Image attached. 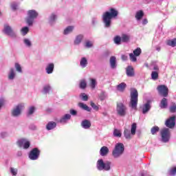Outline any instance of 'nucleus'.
I'll return each instance as SVG.
<instances>
[{"instance_id": "1", "label": "nucleus", "mask_w": 176, "mask_h": 176, "mask_svg": "<svg viewBox=\"0 0 176 176\" xmlns=\"http://www.w3.org/2000/svg\"><path fill=\"white\" fill-rule=\"evenodd\" d=\"M118 14H119V12L115 8H110V12H106L103 14V22L107 28L111 27V20L115 19V17H118Z\"/></svg>"}, {"instance_id": "2", "label": "nucleus", "mask_w": 176, "mask_h": 176, "mask_svg": "<svg viewBox=\"0 0 176 176\" xmlns=\"http://www.w3.org/2000/svg\"><path fill=\"white\" fill-rule=\"evenodd\" d=\"M138 104V91L135 89L132 88L131 89V102L129 104V107H131L132 109H135V111H137Z\"/></svg>"}, {"instance_id": "3", "label": "nucleus", "mask_w": 176, "mask_h": 176, "mask_svg": "<svg viewBox=\"0 0 176 176\" xmlns=\"http://www.w3.org/2000/svg\"><path fill=\"white\" fill-rule=\"evenodd\" d=\"M97 168L100 171H102V170H104L105 171H109V170H111V162L108 161L104 162V160H99L97 162Z\"/></svg>"}, {"instance_id": "4", "label": "nucleus", "mask_w": 176, "mask_h": 176, "mask_svg": "<svg viewBox=\"0 0 176 176\" xmlns=\"http://www.w3.org/2000/svg\"><path fill=\"white\" fill-rule=\"evenodd\" d=\"M162 142H168L171 138V132L168 128H164L160 131Z\"/></svg>"}, {"instance_id": "5", "label": "nucleus", "mask_w": 176, "mask_h": 176, "mask_svg": "<svg viewBox=\"0 0 176 176\" xmlns=\"http://www.w3.org/2000/svg\"><path fill=\"white\" fill-rule=\"evenodd\" d=\"M124 152V145L122 143H118L116 145L115 149L113 151V156L114 157H119Z\"/></svg>"}, {"instance_id": "6", "label": "nucleus", "mask_w": 176, "mask_h": 176, "mask_svg": "<svg viewBox=\"0 0 176 176\" xmlns=\"http://www.w3.org/2000/svg\"><path fill=\"white\" fill-rule=\"evenodd\" d=\"M28 17L27 19V23L28 25H32L34 23V19H36L38 17V12L35 10H29L28 12Z\"/></svg>"}, {"instance_id": "7", "label": "nucleus", "mask_w": 176, "mask_h": 176, "mask_svg": "<svg viewBox=\"0 0 176 176\" xmlns=\"http://www.w3.org/2000/svg\"><path fill=\"white\" fill-rule=\"evenodd\" d=\"M41 155V150L38 148H34L29 153V159L30 160H38Z\"/></svg>"}, {"instance_id": "8", "label": "nucleus", "mask_w": 176, "mask_h": 176, "mask_svg": "<svg viewBox=\"0 0 176 176\" xmlns=\"http://www.w3.org/2000/svg\"><path fill=\"white\" fill-rule=\"evenodd\" d=\"M157 90L158 91V94L162 97H167V96H168V88L166 85H158Z\"/></svg>"}, {"instance_id": "9", "label": "nucleus", "mask_w": 176, "mask_h": 176, "mask_svg": "<svg viewBox=\"0 0 176 176\" xmlns=\"http://www.w3.org/2000/svg\"><path fill=\"white\" fill-rule=\"evenodd\" d=\"M117 113L120 116H125L126 113H127V107H126L122 102L118 103Z\"/></svg>"}, {"instance_id": "10", "label": "nucleus", "mask_w": 176, "mask_h": 176, "mask_svg": "<svg viewBox=\"0 0 176 176\" xmlns=\"http://www.w3.org/2000/svg\"><path fill=\"white\" fill-rule=\"evenodd\" d=\"M141 53H142V50H141V48L138 47L137 49L134 50L133 54H129V58L131 61H133V63H135V61H137V57H138V56H140Z\"/></svg>"}, {"instance_id": "11", "label": "nucleus", "mask_w": 176, "mask_h": 176, "mask_svg": "<svg viewBox=\"0 0 176 176\" xmlns=\"http://www.w3.org/2000/svg\"><path fill=\"white\" fill-rule=\"evenodd\" d=\"M17 144L19 148L23 147V149H28L30 148V146L31 145V143L30 142V141L25 139H21L18 140Z\"/></svg>"}, {"instance_id": "12", "label": "nucleus", "mask_w": 176, "mask_h": 176, "mask_svg": "<svg viewBox=\"0 0 176 176\" xmlns=\"http://www.w3.org/2000/svg\"><path fill=\"white\" fill-rule=\"evenodd\" d=\"M165 125L166 127H168V129H174V127H175V116L168 118L165 122Z\"/></svg>"}, {"instance_id": "13", "label": "nucleus", "mask_w": 176, "mask_h": 176, "mask_svg": "<svg viewBox=\"0 0 176 176\" xmlns=\"http://www.w3.org/2000/svg\"><path fill=\"white\" fill-rule=\"evenodd\" d=\"M3 32H5V34L8 35L9 36H11V38H16V33L13 31L12 28L8 25H4Z\"/></svg>"}, {"instance_id": "14", "label": "nucleus", "mask_w": 176, "mask_h": 176, "mask_svg": "<svg viewBox=\"0 0 176 176\" xmlns=\"http://www.w3.org/2000/svg\"><path fill=\"white\" fill-rule=\"evenodd\" d=\"M24 109V104H19L12 111V116H19L21 113V110Z\"/></svg>"}, {"instance_id": "15", "label": "nucleus", "mask_w": 176, "mask_h": 176, "mask_svg": "<svg viewBox=\"0 0 176 176\" xmlns=\"http://www.w3.org/2000/svg\"><path fill=\"white\" fill-rule=\"evenodd\" d=\"M126 73L127 76H129L130 78H133L135 75V73L134 72V68L132 66H128L126 69Z\"/></svg>"}, {"instance_id": "16", "label": "nucleus", "mask_w": 176, "mask_h": 176, "mask_svg": "<svg viewBox=\"0 0 176 176\" xmlns=\"http://www.w3.org/2000/svg\"><path fill=\"white\" fill-rule=\"evenodd\" d=\"M81 126L83 129H87L89 127H91V122H90V120H84L81 122Z\"/></svg>"}, {"instance_id": "17", "label": "nucleus", "mask_w": 176, "mask_h": 176, "mask_svg": "<svg viewBox=\"0 0 176 176\" xmlns=\"http://www.w3.org/2000/svg\"><path fill=\"white\" fill-rule=\"evenodd\" d=\"M168 105V102L167 101V98H162L160 104V108H162V109H166Z\"/></svg>"}, {"instance_id": "18", "label": "nucleus", "mask_w": 176, "mask_h": 176, "mask_svg": "<svg viewBox=\"0 0 176 176\" xmlns=\"http://www.w3.org/2000/svg\"><path fill=\"white\" fill-rule=\"evenodd\" d=\"M45 69H46L47 74H52L53 72V70L54 69V64L53 63L48 64Z\"/></svg>"}, {"instance_id": "19", "label": "nucleus", "mask_w": 176, "mask_h": 176, "mask_svg": "<svg viewBox=\"0 0 176 176\" xmlns=\"http://www.w3.org/2000/svg\"><path fill=\"white\" fill-rule=\"evenodd\" d=\"M126 87H127V85L124 82H121L120 85L117 86V90L118 91H124Z\"/></svg>"}, {"instance_id": "20", "label": "nucleus", "mask_w": 176, "mask_h": 176, "mask_svg": "<svg viewBox=\"0 0 176 176\" xmlns=\"http://www.w3.org/2000/svg\"><path fill=\"white\" fill-rule=\"evenodd\" d=\"M135 17L138 21L141 20V19L144 17V11H142V10L138 11L135 14Z\"/></svg>"}, {"instance_id": "21", "label": "nucleus", "mask_w": 176, "mask_h": 176, "mask_svg": "<svg viewBox=\"0 0 176 176\" xmlns=\"http://www.w3.org/2000/svg\"><path fill=\"white\" fill-rule=\"evenodd\" d=\"M100 155L101 156H106V155H108V152H109V149L107 146H102L100 148Z\"/></svg>"}, {"instance_id": "22", "label": "nucleus", "mask_w": 176, "mask_h": 176, "mask_svg": "<svg viewBox=\"0 0 176 176\" xmlns=\"http://www.w3.org/2000/svg\"><path fill=\"white\" fill-rule=\"evenodd\" d=\"M57 126V124L55 122H50L46 126L47 130H53Z\"/></svg>"}, {"instance_id": "23", "label": "nucleus", "mask_w": 176, "mask_h": 176, "mask_svg": "<svg viewBox=\"0 0 176 176\" xmlns=\"http://www.w3.org/2000/svg\"><path fill=\"white\" fill-rule=\"evenodd\" d=\"M78 107H80V108H82V109H84L85 111H87V112H90V111H91V109H90V107H89L88 105L85 104V103H78Z\"/></svg>"}, {"instance_id": "24", "label": "nucleus", "mask_w": 176, "mask_h": 176, "mask_svg": "<svg viewBox=\"0 0 176 176\" xmlns=\"http://www.w3.org/2000/svg\"><path fill=\"white\" fill-rule=\"evenodd\" d=\"M166 45H168V46H171V47H176V38L171 39V40H168L166 41Z\"/></svg>"}, {"instance_id": "25", "label": "nucleus", "mask_w": 176, "mask_h": 176, "mask_svg": "<svg viewBox=\"0 0 176 176\" xmlns=\"http://www.w3.org/2000/svg\"><path fill=\"white\" fill-rule=\"evenodd\" d=\"M110 65L111 68H116V58L115 56H111L110 58Z\"/></svg>"}, {"instance_id": "26", "label": "nucleus", "mask_w": 176, "mask_h": 176, "mask_svg": "<svg viewBox=\"0 0 176 176\" xmlns=\"http://www.w3.org/2000/svg\"><path fill=\"white\" fill-rule=\"evenodd\" d=\"M82 39H83V35L79 34L76 37L74 41V45H79L80 42H82Z\"/></svg>"}, {"instance_id": "27", "label": "nucleus", "mask_w": 176, "mask_h": 176, "mask_svg": "<svg viewBox=\"0 0 176 176\" xmlns=\"http://www.w3.org/2000/svg\"><path fill=\"white\" fill-rule=\"evenodd\" d=\"M136 130H137V123L133 122L131 127V134H132V135H135Z\"/></svg>"}, {"instance_id": "28", "label": "nucleus", "mask_w": 176, "mask_h": 176, "mask_svg": "<svg viewBox=\"0 0 176 176\" xmlns=\"http://www.w3.org/2000/svg\"><path fill=\"white\" fill-rule=\"evenodd\" d=\"M124 135L126 140H130V138H131V133H130V130L125 129L124 131Z\"/></svg>"}, {"instance_id": "29", "label": "nucleus", "mask_w": 176, "mask_h": 176, "mask_svg": "<svg viewBox=\"0 0 176 176\" xmlns=\"http://www.w3.org/2000/svg\"><path fill=\"white\" fill-rule=\"evenodd\" d=\"M169 111L171 113H175L176 112V104L175 102H172L169 107Z\"/></svg>"}, {"instance_id": "30", "label": "nucleus", "mask_w": 176, "mask_h": 176, "mask_svg": "<svg viewBox=\"0 0 176 176\" xmlns=\"http://www.w3.org/2000/svg\"><path fill=\"white\" fill-rule=\"evenodd\" d=\"M122 42L127 43L130 41V36L127 34H122L121 37Z\"/></svg>"}, {"instance_id": "31", "label": "nucleus", "mask_w": 176, "mask_h": 176, "mask_svg": "<svg viewBox=\"0 0 176 176\" xmlns=\"http://www.w3.org/2000/svg\"><path fill=\"white\" fill-rule=\"evenodd\" d=\"M68 119H71V115L66 114L60 119V123H65Z\"/></svg>"}, {"instance_id": "32", "label": "nucleus", "mask_w": 176, "mask_h": 176, "mask_svg": "<svg viewBox=\"0 0 176 176\" xmlns=\"http://www.w3.org/2000/svg\"><path fill=\"white\" fill-rule=\"evenodd\" d=\"M159 130H160L159 126H153L151 129V134H153V135H155V134H156L157 133H159Z\"/></svg>"}, {"instance_id": "33", "label": "nucleus", "mask_w": 176, "mask_h": 176, "mask_svg": "<svg viewBox=\"0 0 176 176\" xmlns=\"http://www.w3.org/2000/svg\"><path fill=\"white\" fill-rule=\"evenodd\" d=\"M52 87H50V85H45L43 87V91L45 94H47V93H49V91H50Z\"/></svg>"}, {"instance_id": "34", "label": "nucleus", "mask_w": 176, "mask_h": 176, "mask_svg": "<svg viewBox=\"0 0 176 176\" xmlns=\"http://www.w3.org/2000/svg\"><path fill=\"white\" fill-rule=\"evenodd\" d=\"M74 30L73 26H68L65 30H64V34L67 35V34H69V32H72V30Z\"/></svg>"}, {"instance_id": "35", "label": "nucleus", "mask_w": 176, "mask_h": 176, "mask_svg": "<svg viewBox=\"0 0 176 176\" xmlns=\"http://www.w3.org/2000/svg\"><path fill=\"white\" fill-rule=\"evenodd\" d=\"M80 64L82 68H85L87 65V59L86 58H82Z\"/></svg>"}, {"instance_id": "36", "label": "nucleus", "mask_w": 176, "mask_h": 176, "mask_svg": "<svg viewBox=\"0 0 176 176\" xmlns=\"http://www.w3.org/2000/svg\"><path fill=\"white\" fill-rule=\"evenodd\" d=\"M15 74H14V69H11L10 71V73L8 74V78L10 80L14 79V76H15Z\"/></svg>"}, {"instance_id": "37", "label": "nucleus", "mask_w": 176, "mask_h": 176, "mask_svg": "<svg viewBox=\"0 0 176 176\" xmlns=\"http://www.w3.org/2000/svg\"><path fill=\"white\" fill-rule=\"evenodd\" d=\"M114 137H122V132L120 130L115 129L113 131Z\"/></svg>"}, {"instance_id": "38", "label": "nucleus", "mask_w": 176, "mask_h": 176, "mask_svg": "<svg viewBox=\"0 0 176 176\" xmlns=\"http://www.w3.org/2000/svg\"><path fill=\"white\" fill-rule=\"evenodd\" d=\"M90 87H91V89H96V85H97V81L94 78H90Z\"/></svg>"}, {"instance_id": "39", "label": "nucleus", "mask_w": 176, "mask_h": 176, "mask_svg": "<svg viewBox=\"0 0 176 176\" xmlns=\"http://www.w3.org/2000/svg\"><path fill=\"white\" fill-rule=\"evenodd\" d=\"M151 78L153 80H156V79L159 78V73H157V72H152Z\"/></svg>"}, {"instance_id": "40", "label": "nucleus", "mask_w": 176, "mask_h": 176, "mask_svg": "<svg viewBox=\"0 0 176 176\" xmlns=\"http://www.w3.org/2000/svg\"><path fill=\"white\" fill-rule=\"evenodd\" d=\"M114 42L116 45H120L122 42V37L117 36L114 38Z\"/></svg>"}, {"instance_id": "41", "label": "nucleus", "mask_w": 176, "mask_h": 176, "mask_svg": "<svg viewBox=\"0 0 176 176\" xmlns=\"http://www.w3.org/2000/svg\"><path fill=\"white\" fill-rule=\"evenodd\" d=\"M149 109H151V105H149V103H146L143 108V113H146Z\"/></svg>"}, {"instance_id": "42", "label": "nucleus", "mask_w": 176, "mask_h": 176, "mask_svg": "<svg viewBox=\"0 0 176 176\" xmlns=\"http://www.w3.org/2000/svg\"><path fill=\"white\" fill-rule=\"evenodd\" d=\"M86 86H87V83H86V80H82L80 82V89H86Z\"/></svg>"}, {"instance_id": "43", "label": "nucleus", "mask_w": 176, "mask_h": 176, "mask_svg": "<svg viewBox=\"0 0 176 176\" xmlns=\"http://www.w3.org/2000/svg\"><path fill=\"white\" fill-rule=\"evenodd\" d=\"M176 174V167L171 168L169 170V175L174 176Z\"/></svg>"}, {"instance_id": "44", "label": "nucleus", "mask_w": 176, "mask_h": 176, "mask_svg": "<svg viewBox=\"0 0 176 176\" xmlns=\"http://www.w3.org/2000/svg\"><path fill=\"white\" fill-rule=\"evenodd\" d=\"M35 112V107H30L28 112V116H30V115H32Z\"/></svg>"}, {"instance_id": "45", "label": "nucleus", "mask_w": 176, "mask_h": 176, "mask_svg": "<svg viewBox=\"0 0 176 176\" xmlns=\"http://www.w3.org/2000/svg\"><path fill=\"white\" fill-rule=\"evenodd\" d=\"M28 31H29V29L27 27H25L21 29V32L23 35H27V34H28Z\"/></svg>"}, {"instance_id": "46", "label": "nucleus", "mask_w": 176, "mask_h": 176, "mask_svg": "<svg viewBox=\"0 0 176 176\" xmlns=\"http://www.w3.org/2000/svg\"><path fill=\"white\" fill-rule=\"evenodd\" d=\"M86 47H93V42L90 41H87L85 42Z\"/></svg>"}, {"instance_id": "47", "label": "nucleus", "mask_w": 176, "mask_h": 176, "mask_svg": "<svg viewBox=\"0 0 176 176\" xmlns=\"http://www.w3.org/2000/svg\"><path fill=\"white\" fill-rule=\"evenodd\" d=\"M23 42L26 46H28L29 47L31 46V41L28 38H25Z\"/></svg>"}, {"instance_id": "48", "label": "nucleus", "mask_w": 176, "mask_h": 176, "mask_svg": "<svg viewBox=\"0 0 176 176\" xmlns=\"http://www.w3.org/2000/svg\"><path fill=\"white\" fill-rule=\"evenodd\" d=\"M81 97L83 101H87V100H89V97L85 93L81 94Z\"/></svg>"}, {"instance_id": "49", "label": "nucleus", "mask_w": 176, "mask_h": 176, "mask_svg": "<svg viewBox=\"0 0 176 176\" xmlns=\"http://www.w3.org/2000/svg\"><path fill=\"white\" fill-rule=\"evenodd\" d=\"M15 68L18 72H21V66L19 63H15Z\"/></svg>"}, {"instance_id": "50", "label": "nucleus", "mask_w": 176, "mask_h": 176, "mask_svg": "<svg viewBox=\"0 0 176 176\" xmlns=\"http://www.w3.org/2000/svg\"><path fill=\"white\" fill-rule=\"evenodd\" d=\"M10 172L12 174V175H17V169L10 168Z\"/></svg>"}, {"instance_id": "51", "label": "nucleus", "mask_w": 176, "mask_h": 176, "mask_svg": "<svg viewBox=\"0 0 176 176\" xmlns=\"http://www.w3.org/2000/svg\"><path fill=\"white\" fill-rule=\"evenodd\" d=\"M91 107H92V108L95 109V111H98V106L96 105L94 102H91Z\"/></svg>"}, {"instance_id": "52", "label": "nucleus", "mask_w": 176, "mask_h": 176, "mask_svg": "<svg viewBox=\"0 0 176 176\" xmlns=\"http://www.w3.org/2000/svg\"><path fill=\"white\" fill-rule=\"evenodd\" d=\"M11 8H12V10H16V9H17V3H12V4H11Z\"/></svg>"}, {"instance_id": "53", "label": "nucleus", "mask_w": 176, "mask_h": 176, "mask_svg": "<svg viewBox=\"0 0 176 176\" xmlns=\"http://www.w3.org/2000/svg\"><path fill=\"white\" fill-rule=\"evenodd\" d=\"M146 24H148V19H143V21H142V25H146Z\"/></svg>"}, {"instance_id": "54", "label": "nucleus", "mask_w": 176, "mask_h": 176, "mask_svg": "<svg viewBox=\"0 0 176 176\" xmlns=\"http://www.w3.org/2000/svg\"><path fill=\"white\" fill-rule=\"evenodd\" d=\"M70 113H71V115L75 116V115H76L77 112H76V111L72 109V110H70Z\"/></svg>"}, {"instance_id": "55", "label": "nucleus", "mask_w": 176, "mask_h": 176, "mask_svg": "<svg viewBox=\"0 0 176 176\" xmlns=\"http://www.w3.org/2000/svg\"><path fill=\"white\" fill-rule=\"evenodd\" d=\"M128 57L126 55H122V59L123 60V61H126L127 60Z\"/></svg>"}, {"instance_id": "56", "label": "nucleus", "mask_w": 176, "mask_h": 176, "mask_svg": "<svg viewBox=\"0 0 176 176\" xmlns=\"http://www.w3.org/2000/svg\"><path fill=\"white\" fill-rule=\"evenodd\" d=\"M56 15H55V14H52V15L51 16V20H52V21H53L54 20H56Z\"/></svg>"}, {"instance_id": "57", "label": "nucleus", "mask_w": 176, "mask_h": 176, "mask_svg": "<svg viewBox=\"0 0 176 176\" xmlns=\"http://www.w3.org/2000/svg\"><path fill=\"white\" fill-rule=\"evenodd\" d=\"M160 47H159V46H157L156 47V50L157 51V52H160Z\"/></svg>"}, {"instance_id": "58", "label": "nucleus", "mask_w": 176, "mask_h": 176, "mask_svg": "<svg viewBox=\"0 0 176 176\" xmlns=\"http://www.w3.org/2000/svg\"><path fill=\"white\" fill-rule=\"evenodd\" d=\"M154 69H155V71H157V70H159V67H157V66H155V67H154Z\"/></svg>"}, {"instance_id": "59", "label": "nucleus", "mask_w": 176, "mask_h": 176, "mask_svg": "<svg viewBox=\"0 0 176 176\" xmlns=\"http://www.w3.org/2000/svg\"><path fill=\"white\" fill-rule=\"evenodd\" d=\"M2 105H3V103H0V108L2 107Z\"/></svg>"}, {"instance_id": "60", "label": "nucleus", "mask_w": 176, "mask_h": 176, "mask_svg": "<svg viewBox=\"0 0 176 176\" xmlns=\"http://www.w3.org/2000/svg\"><path fill=\"white\" fill-rule=\"evenodd\" d=\"M19 156H21V152L19 153Z\"/></svg>"}, {"instance_id": "61", "label": "nucleus", "mask_w": 176, "mask_h": 176, "mask_svg": "<svg viewBox=\"0 0 176 176\" xmlns=\"http://www.w3.org/2000/svg\"><path fill=\"white\" fill-rule=\"evenodd\" d=\"M142 176H144V174L142 173Z\"/></svg>"}, {"instance_id": "62", "label": "nucleus", "mask_w": 176, "mask_h": 176, "mask_svg": "<svg viewBox=\"0 0 176 176\" xmlns=\"http://www.w3.org/2000/svg\"><path fill=\"white\" fill-rule=\"evenodd\" d=\"M0 14H1V11H0Z\"/></svg>"}]
</instances>
